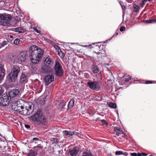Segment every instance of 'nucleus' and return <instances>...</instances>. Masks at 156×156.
<instances>
[{
  "mask_svg": "<svg viewBox=\"0 0 156 156\" xmlns=\"http://www.w3.org/2000/svg\"><path fill=\"white\" fill-rule=\"evenodd\" d=\"M30 119L33 122L38 124H45L46 122V119L43 115L42 111L38 109L36 112L32 115Z\"/></svg>",
  "mask_w": 156,
  "mask_h": 156,
  "instance_id": "2",
  "label": "nucleus"
},
{
  "mask_svg": "<svg viewBox=\"0 0 156 156\" xmlns=\"http://www.w3.org/2000/svg\"><path fill=\"white\" fill-rule=\"evenodd\" d=\"M100 121L102 123L103 125H108V123L106 122L105 120L104 119H102L100 120Z\"/></svg>",
  "mask_w": 156,
  "mask_h": 156,
  "instance_id": "36",
  "label": "nucleus"
},
{
  "mask_svg": "<svg viewBox=\"0 0 156 156\" xmlns=\"http://www.w3.org/2000/svg\"><path fill=\"white\" fill-rule=\"evenodd\" d=\"M147 1V0H142V1L139 4L140 7L141 8L144 7Z\"/></svg>",
  "mask_w": 156,
  "mask_h": 156,
  "instance_id": "24",
  "label": "nucleus"
},
{
  "mask_svg": "<svg viewBox=\"0 0 156 156\" xmlns=\"http://www.w3.org/2000/svg\"><path fill=\"white\" fill-rule=\"evenodd\" d=\"M44 80L45 85H48L54 80V77L52 74L47 75L45 76Z\"/></svg>",
  "mask_w": 156,
  "mask_h": 156,
  "instance_id": "11",
  "label": "nucleus"
},
{
  "mask_svg": "<svg viewBox=\"0 0 156 156\" xmlns=\"http://www.w3.org/2000/svg\"><path fill=\"white\" fill-rule=\"evenodd\" d=\"M32 103L31 102H26L24 103L23 105H22L21 107V109L19 112L24 115H28L32 112L31 109Z\"/></svg>",
  "mask_w": 156,
  "mask_h": 156,
  "instance_id": "3",
  "label": "nucleus"
},
{
  "mask_svg": "<svg viewBox=\"0 0 156 156\" xmlns=\"http://www.w3.org/2000/svg\"><path fill=\"white\" fill-rule=\"evenodd\" d=\"M10 101L9 97L7 94H4L0 98V105L2 106H6L9 105Z\"/></svg>",
  "mask_w": 156,
  "mask_h": 156,
  "instance_id": "8",
  "label": "nucleus"
},
{
  "mask_svg": "<svg viewBox=\"0 0 156 156\" xmlns=\"http://www.w3.org/2000/svg\"><path fill=\"white\" fill-rule=\"evenodd\" d=\"M0 93H1V94H2L3 93L2 87H1L0 86Z\"/></svg>",
  "mask_w": 156,
  "mask_h": 156,
  "instance_id": "45",
  "label": "nucleus"
},
{
  "mask_svg": "<svg viewBox=\"0 0 156 156\" xmlns=\"http://www.w3.org/2000/svg\"><path fill=\"white\" fill-rule=\"evenodd\" d=\"M118 33H116L114 35H113V36H117L118 35Z\"/></svg>",
  "mask_w": 156,
  "mask_h": 156,
  "instance_id": "47",
  "label": "nucleus"
},
{
  "mask_svg": "<svg viewBox=\"0 0 156 156\" xmlns=\"http://www.w3.org/2000/svg\"><path fill=\"white\" fill-rule=\"evenodd\" d=\"M93 52L94 53H96V54H98V55L100 54L101 53V52H100L99 51H98L97 52H96L95 51H94Z\"/></svg>",
  "mask_w": 156,
  "mask_h": 156,
  "instance_id": "46",
  "label": "nucleus"
},
{
  "mask_svg": "<svg viewBox=\"0 0 156 156\" xmlns=\"http://www.w3.org/2000/svg\"><path fill=\"white\" fill-rule=\"evenodd\" d=\"M13 37V36L12 35L10 36V38H12Z\"/></svg>",
  "mask_w": 156,
  "mask_h": 156,
  "instance_id": "49",
  "label": "nucleus"
},
{
  "mask_svg": "<svg viewBox=\"0 0 156 156\" xmlns=\"http://www.w3.org/2000/svg\"><path fill=\"white\" fill-rule=\"evenodd\" d=\"M52 63V62L50 58L47 57L44 60L43 64L51 66Z\"/></svg>",
  "mask_w": 156,
  "mask_h": 156,
  "instance_id": "17",
  "label": "nucleus"
},
{
  "mask_svg": "<svg viewBox=\"0 0 156 156\" xmlns=\"http://www.w3.org/2000/svg\"><path fill=\"white\" fill-rule=\"evenodd\" d=\"M1 94V93H0V96L1 95V94Z\"/></svg>",
  "mask_w": 156,
  "mask_h": 156,
  "instance_id": "51",
  "label": "nucleus"
},
{
  "mask_svg": "<svg viewBox=\"0 0 156 156\" xmlns=\"http://www.w3.org/2000/svg\"><path fill=\"white\" fill-rule=\"evenodd\" d=\"M39 140V139L37 138H33L32 140L31 141V142H34V141L35 140L37 141V140Z\"/></svg>",
  "mask_w": 156,
  "mask_h": 156,
  "instance_id": "38",
  "label": "nucleus"
},
{
  "mask_svg": "<svg viewBox=\"0 0 156 156\" xmlns=\"http://www.w3.org/2000/svg\"><path fill=\"white\" fill-rule=\"evenodd\" d=\"M123 154L124 155L127 156L128 154L127 152H123V154Z\"/></svg>",
  "mask_w": 156,
  "mask_h": 156,
  "instance_id": "41",
  "label": "nucleus"
},
{
  "mask_svg": "<svg viewBox=\"0 0 156 156\" xmlns=\"http://www.w3.org/2000/svg\"><path fill=\"white\" fill-rule=\"evenodd\" d=\"M27 57L26 53L22 52L17 56L16 60L17 62L19 64H21L24 62Z\"/></svg>",
  "mask_w": 156,
  "mask_h": 156,
  "instance_id": "9",
  "label": "nucleus"
},
{
  "mask_svg": "<svg viewBox=\"0 0 156 156\" xmlns=\"http://www.w3.org/2000/svg\"><path fill=\"white\" fill-rule=\"evenodd\" d=\"M53 47L58 52L59 50H61L59 47L57 45L55 44L53 45Z\"/></svg>",
  "mask_w": 156,
  "mask_h": 156,
  "instance_id": "30",
  "label": "nucleus"
},
{
  "mask_svg": "<svg viewBox=\"0 0 156 156\" xmlns=\"http://www.w3.org/2000/svg\"><path fill=\"white\" fill-rule=\"evenodd\" d=\"M149 1H151L152 0H147Z\"/></svg>",
  "mask_w": 156,
  "mask_h": 156,
  "instance_id": "50",
  "label": "nucleus"
},
{
  "mask_svg": "<svg viewBox=\"0 0 156 156\" xmlns=\"http://www.w3.org/2000/svg\"><path fill=\"white\" fill-rule=\"evenodd\" d=\"M7 44V42L6 41H3L0 44V47H4L5 45Z\"/></svg>",
  "mask_w": 156,
  "mask_h": 156,
  "instance_id": "32",
  "label": "nucleus"
},
{
  "mask_svg": "<svg viewBox=\"0 0 156 156\" xmlns=\"http://www.w3.org/2000/svg\"><path fill=\"white\" fill-rule=\"evenodd\" d=\"M144 21L147 23H156V19H151L148 20H146Z\"/></svg>",
  "mask_w": 156,
  "mask_h": 156,
  "instance_id": "23",
  "label": "nucleus"
},
{
  "mask_svg": "<svg viewBox=\"0 0 156 156\" xmlns=\"http://www.w3.org/2000/svg\"><path fill=\"white\" fill-rule=\"evenodd\" d=\"M20 42V39L18 38H17L15 39L14 40L13 44L16 45H17L19 44Z\"/></svg>",
  "mask_w": 156,
  "mask_h": 156,
  "instance_id": "27",
  "label": "nucleus"
},
{
  "mask_svg": "<svg viewBox=\"0 0 156 156\" xmlns=\"http://www.w3.org/2000/svg\"><path fill=\"white\" fill-rule=\"evenodd\" d=\"M91 70L93 73H96L99 71V67L97 65H92L91 66Z\"/></svg>",
  "mask_w": 156,
  "mask_h": 156,
  "instance_id": "18",
  "label": "nucleus"
},
{
  "mask_svg": "<svg viewBox=\"0 0 156 156\" xmlns=\"http://www.w3.org/2000/svg\"><path fill=\"white\" fill-rule=\"evenodd\" d=\"M79 151L78 148L74 147L72 149H70L69 150V153L71 156H76Z\"/></svg>",
  "mask_w": 156,
  "mask_h": 156,
  "instance_id": "14",
  "label": "nucleus"
},
{
  "mask_svg": "<svg viewBox=\"0 0 156 156\" xmlns=\"http://www.w3.org/2000/svg\"><path fill=\"white\" fill-rule=\"evenodd\" d=\"M133 11L136 12H138L139 11L140 9V7L135 4H133Z\"/></svg>",
  "mask_w": 156,
  "mask_h": 156,
  "instance_id": "22",
  "label": "nucleus"
},
{
  "mask_svg": "<svg viewBox=\"0 0 156 156\" xmlns=\"http://www.w3.org/2000/svg\"><path fill=\"white\" fill-rule=\"evenodd\" d=\"M25 126L27 129L29 128L30 127V126L28 125H25Z\"/></svg>",
  "mask_w": 156,
  "mask_h": 156,
  "instance_id": "43",
  "label": "nucleus"
},
{
  "mask_svg": "<svg viewBox=\"0 0 156 156\" xmlns=\"http://www.w3.org/2000/svg\"><path fill=\"white\" fill-rule=\"evenodd\" d=\"M131 79V77L129 75H128L125 78V81L128 82Z\"/></svg>",
  "mask_w": 156,
  "mask_h": 156,
  "instance_id": "35",
  "label": "nucleus"
},
{
  "mask_svg": "<svg viewBox=\"0 0 156 156\" xmlns=\"http://www.w3.org/2000/svg\"><path fill=\"white\" fill-rule=\"evenodd\" d=\"M26 80V77L25 74H22L20 76V82L23 83Z\"/></svg>",
  "mask_w": 156,
  "mask_h": 156,
  "instance_id": "21",
  "label": "nucleus"
},
{
  "mask_svg": "<svg viewBox=\"0 0 156 156\" xmlns=\"http://www.w3.org/2000/svg\"><path fill=\"white\" fill-rule=\"evenodd\" d=\"M37 147H38L41 148H42V147L41 146H40V145L39 146H37Z\"/></svg>",
  "mask_w": 156,
  "mask_h": 156,
  "instance_id": "48",
  "label": "nucleus"
},
{
  "mask_svg": "<svg viewBox=\"0 0 156 156\" xmlns=\"http://www.w3.org/2000/svg\"><path fill=\"white\" fill-rule=\"evenodd\" d=\"M35 154L34 152H32L30 153L28 156H35Z\"/></svg>",
  "mask_w": 156,
  "mask_h": 156,
  "instance_id": "37",
  "label": "nucleus"
},
{
  "mask_svg": "<svg viewBox=\"0 0 156 156\" xmlns=\"http://www.w3.org/2000/svg\"><path fill=\"white\" fill-rule=\"evenodd\" d=\"M123 154V151H117L115 152V154L116 155H120Z\"/></svg>",
  "mask_w": 156,
  "mask_h": 156,
  "instance_id": "33",
  "label": "nucleus"
},
{
  "mask_svg": "<svg viewBox=\"0 0 156 156\" xmlns=\"http://www.w3.org/2000/svg\"><path fill=\"white\" fill-rule=\"evenodd\" d=\"M152 82L150 80H147L145 82L146 84H149V83H152Z\"/></svg>",
  "mask_w": 156,
  "mask_h": 156,
  "instance_id": "39",
  "label": "nucleus"
},
{
  "mask_svg": "<svg viewBox=\"0 0 156 156\" xmlns=\"http://www.w3.org/2000/svg\"><path fill=\"white\" fill-rule=\"evenodd\" d=\"M89 46H91V45H90Z\"/></svg>",
  "mask_w": 156,
  "mask_h": 156,
  "instance_id": "52",
  "label": "nucleus"
},
{
  "mask_svg": "<svg viewBox=\"0 0 156 156\" xmlns=\"http://www.w3.org/2000/svg\"><path fill=\"white\" fill-rule=\"evenodd\" d=\"M52 140L53 141V143H57L58 141V139L55 138H53L52 139Z\"/></svg>",
  "mask_w": 156,
  "mask_h": 156,
  "instance_id": "34",
  "label": "nucleus"
},
{
  "mask_svg": "<svg viewBox=\"0 0 156 156\" xmlns=\"http://www.w3.org/2000/svg\"><path fill=\"white\" fill-rule=\"evenodd\" d=\"M19 93L20 91L18 89L13 90L9 91L8 96L9 99L11 100L12 98L19 96Z\"/></svg>",
  "mask_w": 156,
  "mask_h": 156,
  "instance_id": "13",
  "label": "nucleus"
},
{
  "mask_svg": "<svg viewBox=\"0 0 156 156\" xmlns=\"http://www.w3.org/2000/svg\"><path fill=\"white\" fill-rule=\"evenodd\" d=\"M114 130L116 133V135L118 136H119L120 134H123V132L120 127L115 126L114 127Z\"/></svg>",
  "mask_w": 156,
  "mask_h": 156,
  "instance_id": "16",
  "label": "nucleus"
},
{
  "mask_svg": "<svg viewBox=\"0 0 156 156\" xmlns=\"http://www.w3.org/2000/svg\"><path fill=\"white\" fill-rule=\"evenodd\" d=\"M18 103L17 101H13L12 103L11 107L13 110L19 112V111L21 109V107L22 106V104H18Z\"/></svg>",
  "mask_w": 156,
  "mask_h": 156,
  "instance_id": "10",
  "label": "nucleus"
},
{
  "mask_svg": "<svg viewBox=\"0 0 156 156\" xmlns=\"http://www.w3.org/2000/svg\"><path fill=\"white\" fill-rule=\"evenodd\" d=\"M41 69L42 72L44 73H52L53 71V69L51 68V66L44 64Z\"/></svg>",
  "mask_w": 156,
  "mask_h": 156,
  "instance_id": "12",
  "label": "nucleus"
},
{
  "mask_svg": "<svg viewBox=\"0 0 156 156\" xmlns=\"http://www.w3.org/2000/svg\"><path fill=\"white\" fill-rule=\"evenodd\" d=\"M58 53L59 56L62 58H63L64 57L65 54L61 50H59V51H58Z\"/></svg>",
  "mask_w": 156,
  "mask_h": 156,
  "instance_id": "25",
  "label": "nucleus"
},
{
  "mask_svg": "<svg viewBox=\"0 0 156 156\" xmlns=\"http://www.w3.org/2000/svg\"><path fill=\"white\" fill-rule=\"evenodd\" d=\"M140 154H141V156L142 155L143 156H146L147 155V154L145 153H141Z\"/></svg>",
  "mask_w": 156,
  "mask_h": 156,
  "instance_id": "42",
  "label": "nucleus"
},
{
  "mask_svg": "<svg viewBox=\"0 0 156 156\" xmlns=\"http://www.w3.org/2000/svg\"><path fill=\"white\" fill-rule=\"evenodd\" d=\"M130 154L132 156H141V154L140 153H131Z\"/></svg>",
  "mask_w": 156,
  "mask_h": 156,
  "instance_id": "29",
  "label": "nucleus"
},
{
  "mask_svg": "<svg viewBox=\"0 0 156 156\" xmlns=\"http://www.w3.org/2000/svg\"><path fill=\"white\" fill-rule=\"evenodd\" d=\"M15 30L16 32L19 33H24L26 31L25 29L20 27L16 28Z\"/></svg>",
  "mask_w": 156,
  "mask_h": 156,
  "instance_id": "20",
  "label": "nucleus"
},
{
  "mask_svg": "<svg viewBox=\"0 0 156 156\" xmlns=\"http://www.w3.org/2000/svg\"><path fill=\"white\" fill-rule=\"evenodd\" d=\"M44 51L35 45H32L30 48V56L31 62L34 64L38 63L41 59Z\"/></svg>",
  "mask_w": 156,
  "mask_h": 156,
  "instance_id": "1",
  "label": "nucleus"
},
{
  "mask_svg": "<svg viewBox=\"0 0 156 156\" xmlns=\"http://www.w3.org/2000/svg\"><path fill=\"white\" fill-rule=\"evenodd\" d=\"M34 30H35V31H36L37 33H39V31L37 29V28L36 27H34Z\"/></svg>",
  "mask_w": 156,
  "mask_h": 156,
  "instance_id": "40",
  "label": "nucleus"
},
{
  "mask_svg": "<svg viewBox=\"0 0 156 156\" xmlns=\"http://www.w3.org/2000/svg\"><path fill=\"white\" fill-rule=\"evenodd\" d=\"M0 24L4 26H9L10 25L11 16L6 13L0 14Z\"/></svg>",
  "mask_w": 156,
  "mask_h": 156,
  "instance_id": "4",
  "label": "nucleus"
},
{
  "mask_svg": "<svg viewBox=\"0 0 156 156\" xmlns=\"http://www.w3.org/2000/svg\"><path fill=\"white\" fill-rule=\"evenodd\" d=\"M87 85L91 89L95 91L99 90L100 87L99 83L96 81H89L87 82Z\"/></svg>",
  "mask_w": 156,
  "mask_h": 156,
  "instance_id": "7",
  "label": "nucleus"
},
{
  "mask_svg": "<svg viewBox=\"0 0 156 156\" xmlns=\"http://www.w3.org/2000/svg\"><path fill=\"white\" fill-rule=\"evenodd\" d=\"M64 135L68 136L69 137H71L74 135H77V133L74 131L65 130L63 131Z\"/></svg>",
  "mask_w": 156,
  "mask_h": 156,
  "instance_id": "15",
  "label": "nucleus"
},
{
  "mask_svg": "<svg viewBox=\"0 0 156 156\" xmlns=\"http://www.w3.org/2000/svg\"><path fill=\"white\" fill-rule=\"evenodd\" d=\"M119 2L123 10H125L126 9V8L125 6L123 4V2L122 1L120 0L119 1Z\"/></svg>",
  "mask_w": 156,
  "mask_h": 156,
  "instance_id": "28",
  "label": "nucleus"
},
{
  "mask_svg": "<svg viewBox=\"0 0 156 156\" xmlns=\"http://www.w3.org/2000/svg\"><path fill=\"white\" fill-rule=\"evenodd\" d=\"M82 156H92V155L90 153L84 152Z\"/></svg>",
  "mask_w": 156,
  "mask_h": 156,
  "instance_id": "31",
  "label": "nucleus"
},
{
  "mask_svg": "<svg viewBox=\"0 0 156 156\" xmlns=\"http://www.w3.org/2000/svg\"><path fill=\"white\" fill-rule=\"evenodd\" d=\"M53 70L55 74L57 76L61 77L63 74L64 70L61 64L57 61L55 62Z\"/></svg>",
  "mask_w": 156,
  "mask_h": 156,
  "instance_id": "6",
  "label": "nucleus"
},
{
  "mask_svg": "<svg viewBox=\"0 0 156 156\" xmlns=\"http://www.w3.org/2000/svg\"><path fill=\"white\" fill-rule=\"evenodd\" d=\"M74 100L73 99H72L69 102L68 107V109L72 108L74 106Z\"/></svg>",
  "mask_w": 156,
  "mask_h": 156,
  "instance_id": "19",
  "label": "nucleus"
},
{
  "mask_svg": "<svg viewBox=\"0 0 156 156\" xmlns=\"http://www.w3.org/2000/svg\"><path fill=\"white\" fill-rule=\"evenodd\" d=\"M120 30L121 32L123 31L124 30V28L122 27H121L120 28Z\"/></svg>",
  "mask_w": 156,
  "mask_h": 156,
  "instance_id": "44",
  "label": "nucleus"
},
{
  "mask_svg": "<svg viewBox=\"0 0 156 156\" xmlns=\"http://www.w3.org/2000/svg\"><path fill=\"white\" fill-rule=\"evenodd\" d=\"M108 106L112 108H116L117 106L116 105L112 102L110 103L108 105Z\"/></svg>",
  "mask_w": 156,
  "mask_h": 156,
  "instance_id": "26",
  "label": "nucleus"
},
{
  "mask_svg": "<svg viewBox=\"0 0 156 156\" xmlns=\"http://www.w3.org/2000/svg\"><path fill=\"white\" fill-rule=\"evenodd\" d=\"M20 71V68L17 66H15L11 72L8 76V79L10 82H14L17 77L18 74Z\"/></svg>",
  "mask_w": 156,
  "mask_h": 156,
  "instance_id": "5",
  "label": "nucleus"
}]
</instances>
